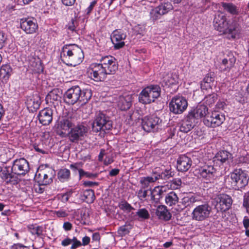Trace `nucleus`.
I'll return each mask as SVG.
<instances>
[{"label":"nucleus","instance_id":"obj_1","mask_svg":"<svg viewBox=\"0 0 249 249\" xmlns=\"http://www.w3.org/2000/svg\"><path fill=\"white\" fill-rule=\"evenodd\" d=\"M214 28L219 32L228 34L230 37L235 38L240 33V27L238 23L233 19L227 20L223 13L215 15L213 19Z\"/></svg>","mask_w":249,"mask_h":249},{"label":"nucleus","instance_id":"obj_2","mask_svg":"<svg viewBox=\"0 0 249 249\" xmlns=\"http://www.w3.org/2000/svg\"><path fill=\"white\" fill-rule=\"evenodd\" d=\"M60 55L62 60L67 62L68 65L73 66L81 63L84 57L81 48L75 44L65 45L62 48Z\"/></svg>","mask_w":249,"mask_h":249},{"label":"nucleus","instance_id":"obj_3","mask_svg":"<svg viewBox=\"0 0 249 249\" xmlns=\"http://www.w3.org/2000/svg\"><path fill=\"white\" fill-rule=\"evenodd\" d=\"M92 92L91 89H81L78 86H73L69 89L64 95V99L66 103L74 105L79 102L86 104L91 98Z\"/></svg>","mask_w":249,"mask_h":249},{"label":"nucleus","instance_id":"obj_4","mask_svg":"<svg viewBox=\"0 0 249 249\" xmlns=\"http://www.w3.org/2000/svg\"><path fill=\"white\" fill-rule=\"evenodd\" d=\"M249 177L248 173L241 168L235 169L225 178L230 187L235 189L244 187L248 184Z\"/></svg>","mask_w":249,"mask_h":249},{"label":"nucleus","instance_id":"obj_5","mask_svg":"<svg viewBox=\"0 0 249 249\" xmlns=\"http://www.w3.org/2000/svg\"><path fill=\"white\" fill-rule=\"evenodd\" d=\"M160 94V88L158 85H151L143 89L139 96V101L143 104L155 101Z\"/></svg>","mask_w":249,"mask_h":249},{"label":"nucleus","instance_id":"obj_6","mask_svg":"<svg viewBox=\"0 0 249 249\" xmlns=\"http://www.w3.org/2000/svg\"><path fill=\"white\" fill-rule=\"evenodd\" d=\"M112 127V124L109 118L103 112H96L92 123V130L98 132L101 130L105 131L110 130Z\"/></svg>","mask_w":249,"mask_h":249},{"label":"nucleus","instance_id":"obj_7","mask_svg":"<svg viewBox=\"0 0 249 249\" xmlns=\"http://www.w3.org/2000/svg\"><path fill=\"white\" fill-rule=\"evenodd\" d=\"M212 212L211 207L208 204H203L196 206L191 213L193 220L201 222L207 220Z\"/></svg>","mask_w":249,"mask_h":249},{"label":"nucleus","instance_id":"obj_8","mask_svg":"<svg viewBox=\"0 0 249 249\" xmlns=\"http://www.w3.org/2000/svg\"><path fill=\"white\" fill-rule=\"evenodd\" d=\"M88 129L83 124H78L73 126L69 131L67 136L69 140L72 142H77L79 141L83 140L87 136Z\"/></svg>","mask_w":249,"mask_h":249},{"label":"nucleus","instance_id":"obj_9","mask_svg":"<svg viewBox=\"0 0 249 249\" xmlns=\"http://www.w3.org/2000/svg\"><path fill=\"white\" fill-rule=\"evenodd\" d=\"M161 120L155 115L145 117L142 120V127L147 132L156 131L161 126Z\"/></svg>","mask_w":249,"mask_h":249},{"label":"nucleus","instance_id":"obj_10","mask_svg":"<svg viewBox=\"0 0 249 249\" xmlns=\"http://www.w3.org/2000/svg\"><path fill=\"white\" fill-rule=\"evenodd\" d=\"M188 106L186 99L181 96H175L169 103V108L171 112L178 114L183 112Z\"/></svg>","mask_w":249,"mask_h":249},{"label":"nucleus","instance_id":"obj_11","mask_svg":"<svg viewBox=\"0 0 249 249\" xmlns=\"http://www.w3.org/2000/svg\"><path fill=\"white\" fill-rule=\"evenodd\" d=\"M88 72L90 78L95 81L104 80L107 75L100 62L91 64Z\"/></svg>","mask_w":249,"mask_h":249},{"label":"nucleus","instance_id":"obj_12","mask_svg":"<svg viewBox=\"0 0 249 249\" xmlns=\"http://www.w3.org/2000/svg\"><path fill=\"white\" fill-rule=\"evenodd\" d=\"M194 174L199 178L211 181L215 177L216 169L213 166L205 165L196 168L194 171Z\"/></svg>","mask_w":249,"mask_h":249},{"label":"nucleus","instance_id":"obj_13","mask_svg":"<svg viewBox=\"0 0 249 249\" xmlns=\"http://www.w3.org/2000/svg\"><path fill=\"white\" fill-rule=\"evenodd\" d=\"M101 65L107 74H112L118 70V64L116 58L111 55H106L100 59Z\"/></svg>","mask_w":249,"mask_h":249},{"label":"nucleus","instance_id":"obj_14","mask_svg":"<svg viewBox=\"0 0 249 249\" xmlns=\"http://www.w3.org/2000/svg\"><path fill=\"white\" fill-rule=\"evenodd\" d=\"M209 112L208 107L203 104L198 105L196 107L191 109L188 112V117L193 119L196 123L197 120L203 118L204 120L208 116Z\"/></svg>","mask_w":249,"mask_h":249},{"label":"nucleus","instance_id":"obj_15","mask_svg":"<svg viewBox=\"0 0 249 249\" xmlns=\"http://www.w3.org/2000/svg\"><path fill=\"white\" fill-rule=\"evenodd\" d=\"M225 120V116L216 111L209 113L208 116L203 120V123L208 127H215L221 125Z\"/></svg>","mask_w":249,"mask_h":249},{"label":"nucleus","instance_id":"obj_16","mask_svg":"<svg viewBox=\"0 0 249 249\" xmlns=\"http://www.w3.org/2000/svg\"><path fill=\"white\" fill-rule=\"evenodd\" d=\"M11 170L16 175H25L29 170V163L24 158L17 159L13 162Z\"/></svg>","mask_w":249,"mask_h":249},{"label":"nucleus","instance_id":"obj_17","mask_svg":"<svg viewBox=\"0 0 249 249\" xmlns=\"http://www.w3.org/2000/svg\"><path fill=\"white\" fill-rule=\"evenodd\" d=\"M215 207L217 211L225 212L228 210L232 203L231 197L226 194H220L215 198Z\"/></svg>","mask_w":249,"mask_h":249},{"label":"nucleus","instance_id":"obj_18","mask_svg":"<svg viewBox=\"0 0 249 249\" xmlns=\"http://www.w3.org/2000/svg\"><path fill=\"white\" fill-rule=\"evenodd\" d=\"M20 28L26 34H32L38 29L36 20L34 18H23L20 20Z\"/></svg>","mask_w":249,"mask_h":249},{"label":"nucleus","instance_id":"obj_19","mask_svg":"<svg viewBox=\"0 0 249 249\" xmlns=\"http://www.w3.org/2000/svg\"><path fill=\"white\" fill-rule=\"evenodd\" d=\"M73 126V123L69 118H63L58 122L56 126L57 133L65 137L67 135L70 129Z\"/></svg>","mask_w":249,"mask_h":249},{"label":"nucleus","instance_id":"obj_20","mask_svg":"<svg viewBox=\"0 0 249 249\" xmlns=\"http://www.w3.org/2000/svg\"><path fill=\"white\" fill-rule=\"evenodd\" d=\"M126 36V35L121 31L116 30L113 32L111 39L115 49H119L124 46V40Z\"/></svg>","mask_w":249,"mask_h":249},{"label":"nucleus","instance_id":"obj_21","mask_svg":"<svg viewBox=\"0 0 249 249\" xmlns=\"http://www.w3.org/2000/svg\"><path fill=\"white\" fill-rule=\"evenodd\" d=\"M132 96L129 94H125L120 96L116 99V104L118 107L121 110H126L132 106Z\"/></svg>","mask_w":249,"mask_h":249},{"label":"nucleus","instance_id":"obj_22","mask_svg":"<svg viewBox=\"0 0 249 249\" xmlns=\"http://www.w3.org/2000/svg\"><path fill=\"white\" fill-rule=\"evenodd\" d=\"M53 111L50 108H45L40 111L38 118L41 124L44 125L49 124L53 120Z\"/></svg>","mask_w":249,"mask_h":249},{"label":"nucleus","instance_id":"obj_23","mask_svg":"<svg viewBox=\"0 0 249 249\" xmlns=\"http://www.w3.org/2000/svg\"><path fill=\"white\" fill-rule=\"evenodd\" d=\"M192 163L190 158L185 155H181L177 160V169L179 171L186 172L190 168Z\"/></svg>","mask_w":249,"mask_h":249},{"label":"nucleus","instance_id":"obj_24","mask_svg":"<svg viewBox=\"0 0 249 249\" xmlns=\"http://www.w3.org/2000/svg\"><path fill=\"white\" fill-rule=\"evenodd\" d=\"M231 158V153L227 151L222 150L216 153L213 158V161L218 164L227 163Z\"/></svg>","mask_w":249,"mask_h":249},{"label":"nucleus","instance_id":"obj_25","mask_svg":"<svg viewBox=\"0 0 249 249\" xmlns=\"http://www.w3.org/2000/svg\"><path fill=\"white\" fill-rule=\"evenodd\" d=\"M13 73V69L10 65H2L0 68V81L6 83Z\"/></svg>","mask_w":249,"mask_h":249},{"label":"nucleus","instance_id":"obj_26","mask_svg":"<svg viewBox=\"0 0 249 249\" xmlns=\"http://www.w3.org/2000/svg\"><path fill=\"white\" fill-rule=\"evenodd\" d=\"M40 104V98L37 95L29 96L27 98L26 101L28 109L32 112L37 109L39 107Z\"/></svg>","mask_w":249,"mask_h":249},{"label":"nucleus","instance_id":"obj_27","mask_svg":"<svg viewBox=\"0 0 249 249\" xmlns=\"http://www.w3.org/2000/svg\"><path fill=\"white\" fill-rule=\"evenodd\" d=\"M0 176L7 183H10L12 184H15L18 183V179L17 177L13 175L6 167L1 169L0 171Z\"/></svg>","mask_w":249,"mask_h":249},{"label":"nucleus","instance_id":"obj_28","mask_svg":"<svg viewBox=\"0 0 249 249\" xmlns=\"http://www.w3.org/2000/svg\"><path fill=\"white\" fill-rule=\"evenodd\" d=\"M221 5L225 12L232 15H238L240 12L239 7L232 2H222Z\"/></svg>","mask_w":249,"mask_h":249},{"label":"nucleus","instance_id":"obj_29","mask_svg":"<svg viewBox=\"0 0 249 249\" xmlns=\"http://www.w3.org/2000/svg\"><path fill=\"white\" fill-rule=\"evenodd\" d=\"M157 216L160 219L168 221L171 218V213L164 205H159L156 211Z\"/></svg>","mask_w":249,"mask_h":249},{"label":"nucleus","instance_id":"obj_30","mask_svg":"<svg viewBox=\"0 0 249 249\" xmlns=\"http://www.w3.org/2000/svg\"><path fill=\"white\" fill-rule=\"evenodd\" d=\"M196 123V122L193 119L189 118L188 114L185 119L180 123L179 130L181 132L187 133L194 127Z\"/></svg>","mask_w":249,"mask_h":249},{"label":"nucleus","instance_id":"obj_31","mask_svg":"<svg viewBox=\"0 0 249 249\" xmlns=\"http://www.w3.org/2000/svg\"><path fill=\"white\" fill-rule=\"evenodd\" d=\"M235 59L234 57L230 58L229 59L224 58L222 60L219 66V70L221 71H229L234 66Z\"/></svg>","mask_w":249,"mask_h":249},{"label":"nucleus","instance_id":"obj_32","mask_svg":"<svg viewBox=\"0 0 249 249\" xmlns=\"http://www.w3.org/2000/svg\"><path fill=\"white\" fill-rule=\"evenodd\" d=\"M214 80L213 77L210 75L209 74H207L200 83L201 90L204 91L211 89L213 85Z\"/></svg>","mask_w":249,"mask_h":249},{"label":"nucleus","instance_id":"obj_33","mask_svg":"<svg viewBox=\"0 0 249 249\" xmlns=\"http://www.w3.org/2000/svg\"><path fill=\"white\" fill-rule=\"evenodd\" d=\"M178 200L177 195L173 191L167 194L165 198V203L169 206L175 205L178 202Z\"/></svg>","mask_w":249,"mask_h":249},{"label":"nucleus","instance_id":"obj_34","mask_svg":"<svg viewBox=\"0 0 249 249\" xmlns=\"http://www.w3.org/2000/svg\"><path fill=\"white\" fill-rule=\"evenodd\" d=\"M178 75L176 72L172 73L168 76V77L164 78V82L165 85L168 87L176 85L178 83Z\"/></svg>","mask_w":249,"mask_h":249},{"label":"nucleus","instance_id":"obj_35","mask_svg":"<svg viewBox=\"0 0 249 249\" xmlns=\"http://www.w3.org/2000/svg\"><path fill=\"white\" fill-rule=\"evenodd\" d=\"M159 179V177L157 176H155V174L151 177H142L141 178L140 183L142 184L143 188H147L149 186L150 183H153Z\"/></svg>","mask_w":249,"mask_h":249},{"label":"nucleus","instance_id":"obj_36","mask_svg":"<svg viewBox=\"0 0 249 249\" xmlns=\"http://www.w3.org/2000/svg\"><path fill=\"white\" fill-rule=\"evenodd\" d=\"M54 171L50 169L47 172L45 171L39 174L40 177H43L42 184L47 185L52 181V178L53 176Z\"/></svg>","mask_w":249,"mask_h":249},{"label":"nucleus","instance_id":"obj_37","mask_svg":"<svg viewBox=\"0 0 249 249\" xmlns=\"http://www.w3.org/2000/svg\"><path fill=\"white\" fill-rule=\"evenodd\" d=\"M82 199L88 203H92L95 199L93 191L88 189L84 191L82 196Z\"/></svg>","mask_w":249,"mask_h":249},{"label":"nucleus","instance_id":"obj_38","mask_svg":"<svg viewBox=\"0 0 249 249\" xmlns=\"http://www.w3.org/2000/svg\"><path fill=\"white\" fill-rule=\"evenodd\" d=\"M28 229L30 233L32 235L40 236L42 234L43 231V227L41 226H38L36 224L29 225Z\"/></svg>","mask_w":249,"mask_h":249},{"label":"nucleus","instance_id":"obj_39","mask_svg":"<svg viewBox=\"0 0 249 249\" xmlns=\"http://www.w3.org/2000/svg\"><path fill=\"white\" fill-rule=\"evenodd\" d=\"M158 7L163 15L173 10L174 8L172 3L168 1L161 2Z\"/></svg>","mask_w":249,"mask_h":249},{"label":"nucleus","instance_id":"obj_40","mask_svg":"<svg viewBox=\"0 0 249 249\" xmlns=\"http://www.w3.org/2000/svg\"><path fill=\"white\" fill-rule=\"evenodd\" d=\"M118 207L126 213H130L134 210V208L125 200L121 201L118 204Z\"/></svg>","mask_w":249,"mask_h":249},{"label":"nucleus","instance_id":"obj_41","mask_svg":"<svg viewBox=\"0 0 249 249\" xmlns=\"http://www.w3.org/2000/svg\"><path fill=\"white\" fill-rule=\"evenodd\" d=\"M57 176L61 182L67 181L70 177V171L66 168L61 169L58 172Z\"/></svg>","mask_w":249,"mask_h":249},{"label":"nucleus","instance_id":"obj_42","mask_svg":"<svg viewBox=\"0 0 249 249\" xmlns=\"http://www.w3.org/2000/svg\"><path fill=\"white\" fill-rule=\"evenodd\" d=\"M163 14H161L160 10H159L158 7L152 9L150 12V19L153 21H155L160 18Z\"/></svg>","mask_w":249,"mask_h":249},{"label":"nucleus","instance_id":"obj_43","mask_svg":"<svg viewBox=\"0 0 249 249\" xmlns=\"http://www.w3.org/2000/svg\"><path fill=\"white\" fill-rule=\"evenodd\" d=\"M163 194L160 191L159 186L155 187L151 191V199L153 200L159 199L162 197Z\"/></svg>","mask_w":249,"mask_h":249},{"label":"nucleus","instance_id":"obj_44","mask_svg":"<svg viewBox=\"0 0 249 249\" xmlns=\"http://www.w3.org/2000/svg\"><path fill=\"white\" fill-rule=\"evenodd\" d=\"M138 219L145 220L149 218V213L148 211L145 208L139 209L137 212Z\"/></svg>","mask_w":249,"mask_h":249},{"label":"nucleus","instance_id":"obj_45","mask_svg":"<svg viewBox=\"0 0 249 249\" xmlns=\"http://www.w3.org/2000/svg\"><path fill=\"white\" fill-rule=\"evenodd\" d=\"M7 36L5 32L0 30V49L4 47L7 43Z\"/></svg>","mask_w":249,"mask_h":249},{"label":"nucleus","instance_id":"obj_46","mask_svg":"<svg viewBox=\"0 0 249 249\" xmlns=\"http://www.w3.org/2000/svg\"><path fill=\"white\" fill-rule=\"evenodd\" d=\"M60 96L58 94L57 90H53L50 92L47 96L48 99L52 100L53 101H57L59 100Z\"/></svg>","mask_w":249,"mask_h":249},{"label":"nucleus","instance_id":"obj_47","mask_svg":"<svg viewBox=\"0 0 249 249\" xmlns=\"http://www.w3.org/2000/svg\"><path fill=\"white\" fill-rule=\"evenodd\" d=\"M130 228L128 225H124L120 227L118 230V233L121 236H124L129 232Z\"/></svg>","mask_w":249,"mask_h":249},{"label":"nucleus","instance_id":"obj_48","mask_svg":"<svg viewBox=\"0 0 249 249\" xmlns=\"http://www.w3.org/2000/svg\"><path fill=\"white\" fill-rule=\"evenodd\" d=\"M217 100V95L215 94L209 95L206 97V103L210 106L214 103Z\"/></svg>","mask_w":249,"mask_h":249},{"label":"nucleus","instance_id":"obj_49","mask_svg":"<svg viewBox=\"0 0 249 249\" xmlns=\"http://www.w3.org/2000/svg\"><path fill=\"white\" fill-rule=\"evenodd\" d=\"M171 172L170 171L166 170L164 172H162L160 174H155V176H157L159 177V179L161 178L163 179H166L171 177Z\"/></svg>","mask_w":249,"mask_h":249},{"label":"nucleus","instance_id":"obj_50","mask_svg":"<svg viewBox=\"0 0 249 249\" xmlns=\"http://www.w3.org/2000/svg\"><path fill=\"white\" fill-rule=\"evenodd\" d=\"M181 184L180 179H174L171 183L170 187L173 189L178 188Z\"/></svg>","mask_w":249,"mask_h":249},{"label":"nucleus","instance_id":"obj_51","mask_svg":"<svg viewBox=\"0 0 249 249\" xmlns=\"http://www.w3.org/2000/svg\"><path fill=\"white\" fill-rule=\"evenodd\" d=\"M54 213L58 217H65L68 215V212L62 209L55 211Z\"/></svg>","mask_w":249,"mask_h":249},{"label":"nucleus","instance_id":"obj_52","mask_svg":"<svg viewBox=\"0 0 249 249\" xmlns=\"http://www.w3.org/2000/svg\"><path fill=\"white\" fill-rule=\"evenodd\" d=\"M83 165V163L81 162H76L73 164H71L70 165V168L71 169L76 171L78 170L79 171V169H80L81 168H82Z\"/></svg>","mask_w":249,"mask_h":249},{"label":"nucleus","instance_id":"obj_53","mask_svg":"<svg viewBox=\"0 0 249 249\" xmlns=\"http://www.w3.org/2000/svg\"><path fill=\"white\" fill-rule=\"evenodd\" d=\"M11 249H30L29 247L25 246L21 244H15L12 246Z\"/></svg>","mask_w":249,"mask_h":249},{"label":"nucleus","instance_id":"obj_54","mask_svg":"<svg viewBox=\"0 0 249 249\" xmlns=\"http://www.w3.org/2000/svg\"><path fill=\"white\" fill-rule=\"evenodd\" d=\"M71 194L72 192L71 191L68 192L66 193L63 194L62 195V200L63 202L67 201L69 200L70 197L71 196Z\"/></svg>","mask_w":249,"mask_h":249},{"label":"nucleus","instance_id":"obj_55","mask_svg":"<svg viewBox=\"0 0 249 249\" xmlns=\"http://www.w3.org/2000/svg\"><path fill=\"white\" fill-rule=\"evenodd\" d=\"M127 214H128V218L130 220L133 221L138 220L137 213H135L131 211L130 213Z\"/></svg>","mask_w":249,"mask_h":249},{"label":"nucleus","instance_id":"obj_56","mask_svg":"<svg viewBox=\"0 0 249 249\" xmlns=\"http://www.w3.org/2000/svg\"><path fill=\"white\" fill-rule=\"evenodd\" d=\"M72 224L69 222H65L63 225V228L65 231H69L71 230Z\"/></svg>","mask_w":249,"mask_h":249},{"label":"nucleus","instance_id":"obj_57","mask_svg":"<svg viewBox=\"0 0 249 249\" xmlns=\"http://www.w3.org/2000/svg\"><path fill=\"white\" fill-rule=\"evenodd\" d=\"M147 196V190L142 191V190H140L138 192V196L141 199L145 198Z\"/></svg>","mask_w":249,"mask_h":249},{"label":"nucleus","instance_id":"obj_58","mask_svg":"<svg viewBox=\"0 0 249 249\" xmlns=\"http://www.w3.org/2000/svg\"><path fill=\"white\" fill-rule=\"evenodd\" d=\"M71 243L72 240L71 239L66 238L62 241L61 245L64 247H66L70 245Z\"/></svg>","mask_w":249,"mask_h":249},{"label":"nucleus","instance_id":"obj_59","mask_svg":"<svg viewBox=\"0 0 249 249\" xmlns=\"http://www.w3.org/2000/svg\"><path fill=\"white\" fill-rule=\"evenodd\" d=\"M82 243L80 241H76L72 243V245L71 247V249H76L78 247H80Z\"/></svg>","mask_w":249,"mask_h":249},{"label":"nucleus","instance_id":"obj_60","mask_svg":"<svg viewBox=\"0 0 249 249\" xmlns=\"http://www.w3.org/2000/svg\"><path fill=\"white\" fill-rule=\"evenodd\" d=\"M90 238L88 236H85L83 238H82V245L83 246H86L87 245H88L90 242Z\"/></svg>","mask_w":249,"mask_h":249},{"label":"nucleus","instance_id":"obj_61","mask_svg":"<svg viewBox=\"0 0 249 249\" xmlns=\"http://www.w3.org/2000/svg\"><path fill=\"white\" fill-rule=\"evenodd\" d=\"M75 0H62V3L66 6H71L74 4Z\"/></svg>","mask_w":249,"mask_h":249},{"label":"nucleus","instance_id":"obj_62","mask_svg":"<svg viewBox=\"0 0 249 249\" xmlns=\"http://www.w3.org/2000/svg\"><path fill=\"white\" fill-rule=\"evenodd\" d=\"M119 171L118 169H113L109 172V175L111 177L115 176L119 174Z\"/></svg>","mask_w":249,"mask_h":249},{"label":"nucleus","instance_id":"obj_63","mask_svg":"<svg viewBox=\"0 0 249 249\" xmlns=\"http://www.w3.org/2000/svg\"><path fill=\"white\" fill-rule=\"evenodd\" d=\"M243 206L246 208L247 212L249 213V200L244 199Z\"/></svg>","mask_w":249,"mask_h":249},{"label":"nucleus","instance_id":"obj_64","mask_svg":"<svg viewBox=\"0 0 249 249\" xmlns=\"http://www.w3.org/2000/svg\"><path fill=\"white\" fill-rule=\"evenodd\" d=\"M240 160L243 162H246L249 164V154H247L245 156L241 157Z\"/></svg>","mask_w":249,"mask_h":249}]
</instances>
